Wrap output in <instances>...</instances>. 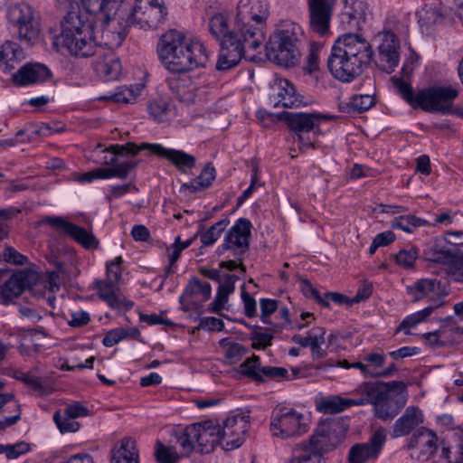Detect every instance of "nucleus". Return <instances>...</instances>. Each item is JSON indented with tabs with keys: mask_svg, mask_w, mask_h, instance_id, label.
<instances>
[{
	"mask_svg": "<svg viewBox=\"0 0 463 463\" xmlns=\"http://www.w3.org/2000/svg\"><path fill=\"white\" fill-rule=\"evenodd\" d=\"M363 397L358 399L335 396L321 402L319 410L338 413L352 406L373 404L374 415L383 420L393 419L407 402V386L403 382L364 383L359 388Z\"/></svg>",
	"mask_w": 463,
	"mask_h": 463,
	"instance_id": "nucleus-1",
	"label": "nucleus"
},
{
	"mask_svg": "<svg viewBox=\"0 0 463 463\" xmlns=\"http://www.w3.org/2000/svg\"><path fill=\"white\" fill-rule=\"evenodd\" d=\"M373 55L372 45L365 38L357 33H345L332 46L327 66L335 79L350 82L369 66Z\"/></svg>",
	"mask_w": 463,
	"mask_h": 463,
	"instance_id": "nucleus-2",
	"label": "nucleus"
},
{
	"mask_svg": "<svg viewBox=\"0 0 463 463\" xmlns=\"http://www.w3.org/2000/svg\"><path fill=\"white\" fill-rule=\"evenodd\" d=\"M160 42L159 58L169 71L186 72L204 66L208 61L207 51L201 42L186 41L184 34L176 30L166 32Z\"/></svg>",
	"mask_w": 463,
	"mask_h": 463,
	"instance_id": "nucleus-3",
	"label": "nucleus"
},
{
	"mask_svg": "<svg viewBox=\"0 0 463 463\" xmlns=\"http://www.w3.org/2000/svg\"><path fill=\"white\" fill-rule=\"evenodd\" d=\"M229 22V16L224 13H214L208 20L209 32L221 47L216 69L223 71L237 66L243 57L253 60V56H247V52L251 50L245 44L244 33L237 30V19L232 28Z\"/></svg>",
	"mask_w": 463,
	"mask_h": 463,
	"instance_id": "nucleus-4",
	"label": "nucleus"
},
{
	"mask_svg": "<svg viewBox=\"0 0 463 463\" xmlns=\"http://www.w3.org/2000/svg\"><path fill=\"white\" fill-rule=\"evenodd\" d=\"M391 80L398 94L411 108L430 113L449 114L459 94L458 87L453 85L432 86L415 93L412 86L402 79L392 77Z\"/></svg>",
	"mask_w": 463,
	"mask_h": 463,
	"instance_id": "nucleus-5",
	"label": "nucleus"
},
{
	"mask_svg": "<svg viewBox=\"0 0 463 463\" xmlns=\"http://www.w3.org/2000/svg\"><path fill=\"white\" fill-rule=\"evenodd\" d=\"M61 31L54 36L53 45L58 51L66 50L70 54L87 58L95 54L92 41L93 28L79 12H69L61 22Z\"/></svg>",
	"mask_w": 463,
	"mask_h": 463,
	"instance_id": "nucleus-6",
	"label": "nucleus"
},
{
	"mask_svg": "<svg viewBox=\"0 0 463 463\" xmlns=\"http://www.w3.org/2000/svg\"><path fill=\"white\" fill-rule=\"evenodd\" d=\"M269 14L266 0H240L237 5V30L244 33L245 44L251 51L257 50L265 42L264 29Z\"/></svg>",
	"mask_w": 463,
	"mask_h": 463,
	"instance_id": "nucleus-7",
	"label": "nucleus"
},
{
	"mask_svg": "<svg viewBox=\"0 0 463 463\" xmlns=\"http://www.w3.org/2000/svg\"><path fill=\"white\" fill-rule=\"evenodd\" d=\"M302 34V29L298 24H284L269 37L265 45L268 59L279 65L294 66L300 56L298 43Z\"/></svg>",
	"mask_w": 463,
	"mask_h": 463,
	"instance_id": "nucleus-8",
	"label": "nucleus"
},
{
	"mask_svg": "<svg viewBox=\"0 0 463 463\" xmlns=\"http://www.w3.org/2000/svg\"><path fill=\"white\" fill-rule=\"evenodd\" d=\"M175 438L184 456H190L193 452L210 453L221 443L219 424L213 420L190 424L177 432Z\"/></svg>",
	"mask_w": 463,
	"mask_h": 463,
	"instance_id": "nucleus-9",
	"label": "nucleus"
},
{
	"mask_svg": "<svg viewBox=\"0 0 463 463\" xmlns=\"http://www.w3.org/2000/svg\"><path fill=\"white\" fill-rule=\"evenodd\" d=\"M167 8L164 0H136L133 7L126 2V11L120 12L119 24L125 28L156 29L165 23Z\"/></svg>",
	"mask_w": 463,
	"mask_h": 463,
	"instance_id": "nucleus-10",
	"label": "nucleus"
},
{
	"mask_svg": "<svg viewBox=\"0 0 463 463\" xmlns=\"http://www.w3.org/2000/svg\"><path fill=\"white\" fill-rule=\"evenodd\" d=\"M334 448L329 426L321 425L315 430L308 443L302 442L296 445L293 457L288 463H323V453Z\"/></svg>",
	"mask_w": 463,
	"mask_h": 463,
	"instance_id": "nucleus-11",
	"label": "nucleus"
},
{
	"mask_svg": "<svg viewBox=\"0 0 463 463\" xmlns=\"http://www.w3.org/2000/svg\"><path fill=\"white\" fill-rule=\"evenodd\" d=\"M7 19L21 41L31 46L34 44L40 34V21L31 5L25 3L12 5L8 9Z\"/></svg>",
	"mask_w": 463,
	"mask_h": 463,
	"instance_id": "nucleus-12",
	"label": "nucleus"
},
{
	"mask_svg": "<svg viewBox=\"0 0 463 463\" xmlns=\"http://www.w3.org/2000/svg\"><path fill=\"white\" fill-rule=\"evenodd\" d=\"M270 431L281 439L301 436L307 431V425L302 413L291 408H279L271 417Z\"/></svg>",
	"mask_w": 463,
	"mask_h": 463,
	"instance_id": "nucleus-13",
	"label": "nucleus"
},
{
	"mask_svg": "<svg viewBox=\"0 0 463 463\" xmlns=\"http://www.w3.org/2000/svg\"><path fill=\"white\" fill-rule=\"evenodd\" d=\"M251 227L252 225L249 219H238L225 233L223 242L218 246L216 253L222 255L226 251H230L232 257L241 261L242 256L250 248Z\"/></svg>",
	"mask_w": 463,
	"mask_h": 463,
	"instance_id": "nucleus-14",
	"label": "nucleus"
},
{
	"mask_svg": "<svg viewBox=\"0 0 463 463\" xmlns=\"http://www.w3.org/2000/svg\"><path fill=\"white\" fill-rule=\"evenodd\" d=\"M100 25L96 26L92 33V41L96 50L103 48L105 51H112L119 47L125 37L126 30L119 24V17L117 15L109 22L104 21V16L99 18Z\"/></svg>",
	"mask_w": 463,
	"mask_h": 463,
	"instance_id": "nucleus-15",
	"label": "nucleus"
},
{
	"mask_svg": "<svg viewBox=\"0 0 463 463\" xmlns=\"http://www.w3.org/2000/svg\"><path fill=\"white\" fill-rule=\"evenodd\" d=\"M407 292L413 301L428 298L430 305L428 307L436 309L441 307L448 295L446 286L437 279H420L407 287Z\"/></svg>",
	"mask_w": 463,
	"mask_h": 463,
	"instance_id": "nucleus-16",
	"label": "nucleus"
},
{
	"mask_svg": "<svg viewBox=\"0 0 463 463\" xmlns=\"http://www.w3.org/2000/svg\"><path fill=\"white\" fill-rule=\"evenodd\" d=\"M337 0H307L310 30L319 36L330 33V23Z\"/></svg>",
	"mask_w": 463,
	"mask_h": 463,
	"instance_id": "nucleus-17",
	"label": "nucleus"
},
{
	"mask_svg": "<svg viewBox=\"0 0 463 463\" xmlns=\"http://www.w3.org/2000/svg\"><path fill=\"white\" fill-rule=\"evenodd\" d=\"M379 42L377 67L387 73L394 71L400 61V42L391 31H383L377 35Z\"/></svg>",
	"mask_w": 463,
	"mask_h": 463,
	"instance_id": "nucleus-18",
	"label": "nucleus"
},
{
	"mask_svg": "<svg viewBox=\"0 0 463 463\" xmlns=\"http://www.w3.org/2000/svg\"><path fill=\"white\" fill-rule=\"evenodd\" d=\"M141 148L148 150L152 155L167 159L179 172L183 174H191L196 165L194 156L183 150L166 148L161 144H151L143 142Z\"/></svg>",
	"mask_w": 463,
	"mask_h": 463,
	"instance_id": "nucleus-19",
	"label": "nucleus"
},
{
	"mask_svg": "<svg viewBox=\"0 0 463 463\" xmlns=\"http://www.w3.org/2000/svg\"><path fill=\"white\" fill-rule=\"evenodd\" d=\"M247 429L248 422L240 415L226 419L222 426L219 425L222 448L224 450H233L241 447Z\"/></svg>",
	"mask_w": 463,
	"mask_h": 463,
	"instance_id": "nucleus-20",
	"label": "nucleus"
},
{
	"mask_svg": "<svg viewBox=\"0 0 463 463\" xmlns=\"http://www.w3.org/2000/svg\"><path fill=\"white\" fill-rule=\"evenodd\" d=\"M43 222L67 234L85 249H96L99 245L98 240L91 232L62 217L48 216Z\"/></svg>",
	"mask_w": 463,
	"mask_h": 463,
	"instance_id": "nucleus-21",
	"label": "nucleus"
},
{
	"mask_svg": "<svg viewBox=\"0 0 463 463\" xmlns=\"http://www.w3.org/2000/svg\"><path fill=\"white\" fill-rule=\"evenodd\" d=\"M145 150L135 143L128 142L124 145H111L109 147L103 148L101 145H98L91 153L92 160L99 165H109L113 167L119 156L127 155L136 156L139 151Z\"/></svg>",
	"mask_w": 463,
	"mask_h": 463,
	"instance_id": "nucleus-22",
	"label": "nucleus"
},
{
	"mask_svg": "<svg viewBox=\"0 0 463 463\" xmlns=\"http://www.w3.org/2000/svg\"><path fill=\"white\" fill-rule=\"evenodd\" d=\"M385 433L383 429L377 430L366 443L354 445L349 451L350 463H364L368 459L376 458L385 442Z\"/></svg>",
	"mask_w": 463,
	"mask_h": 463,
	"instance_id": "nucleus-23",
	"label": "nucleus"
},
{
	"mask_svg": "<svg viewBox=\"0 0 463 463\" xmlns=\"http://www.w3.org/2000/svg\"><path fill=\"white\" fill-rule=\"evenodd\" d=\"M96 61L94 68L97 73L104 80H118L121 73V63L118 57L112 51H105L103 48L95 51Z\"/></svg>",
	"mask_w": 463,
	"mask_h": 463,
	"instance_id": "nucleus-24",
	"label": "nucleus"
},
{
	"mask_svg": "<svg viewBox=\"0 0 463 463\" xmlns=\"http://www.w3.org/2000/svg\"><path fill=\"white\" fill-rule=\"evenodd\" d=\"M438 437L434 431L421 427L415 431L408 441L410 449H419L417 458L426 461L438 449Z\"/></svg>",
	"mask_w": 463,
	"mask_h": 463,
	"instance_id": "nucleus-25",
	"label": "nucleus"
},
{
	"mask_svg": "<svg viewBox=\"0 0 463 463\" xmlns=\"http://www.w3.org/2000/svg\"><path fill=\"white\" fill-rule=\"evenodd\" d=\"M51 76V71L44 64L28 62L12 75V80L16 86H28L42 83Z\"/></svg>",
	"mask_w": 463,
	"mask_h": 463,
	"instance_id": "nucleus-26",
	"label": "nucleus"
},
{
	"mask_svg": "<svg viewBox=\"0 0 463 463\" xmlns=\"http://www.w3.org/2000/svg\"><path fill=\"white\" fill-rule=\"evenodd\" d=\"M79 5L90 14L104 16L109 22L126 11V0H79Z\"/></svg>",
	"mask_w": 463,
	"mask_h": 463,
	"instance_id": "nucleus-27",
	"label": "nucleus"
},
{
	"mask_svg": "<svg viewBox=\"0 0 463 463\" xmlns=\"http://www.w3.org/2000/svg\"><path fill=\"white\" fill-rule=\"evenodd\" d=\"M340 23L349 29H359L365 23L368 5L363 0H344Z\"/></svg>",
	"mask_w": 463,
	"mask_h": 463,
	"instance_id": "nucleus-28",
	"label": "nucleus"
},
{
	"mask_svg": "<svg viewBox=\"0 0 463 463\" xmlns=\"http://www.w3.org/2000/svg\"><path fill=\"white\" fill-rule=\"evenodd\" d=\"M281 119H283L288 128L294 133V136L302 132H311L319 127V115L309 113H294V112H282L280 113Z\"/></svg>",
	"mask_w": 463,
	"mask_h": 463,
	"instance_id": "nucleus-29",
	"label": "nucleus"
},
{
	"mask_svg": "<svg viewBox=\"0 0 463 463\" xmlns=\"http://www.w3.org/2000/svg\"><path fill=\"white\" fill-rule=\"evenodd\" d=\"M423 422L422 411L415 406L408 407L398 418L392 427V437L400 438L409 435L417 426Z\"/></svg>",
	"mask_w": 463,
	"mask_h": 463,
	"instance_id": "nucleus-30",
	"label": "nucleus"
},
{
	"mask_svg": "<svg viewBox=\"0 0 463 463\" xmlns=\"http://www.w3.org/2000/svg\"><path fill=\"white\" fill-rule=\"evenodd\" d=\"M25 58L23 48L16 43L6 41L0 46V70L9 72Z\"/></svg>",
	"mask_w": 463,
	"mask_h": 463,
	"instance_id": "nucleus-31",
	"label": "nucleus"
},
{
	"mask_svg": "<svg viewBox=\"0 0 463 463\" xmlns=\"http://www.w3.org/2000/svg\"><path fill=\"white\" fill-rule=\"evenodd\" d=\"M278 85V100L274 101V106L278 107L279 104L284 108L299 107L306 102L303 97L297 93L295 86L286 79H279L277 82Z\"/></svg>",
	"mask_w": 463,
	"mask_h": 463,
	"instance_id": "nucleus-32",
	"label": "nucleus"
},
{
	"mask_svg": "<svg viewBox=\"0 0 463 463\" xmlns=\"http://www.w3.org/2000/svg\"><path fill=\"white\" fill-rule=\"evenodd\" d=\"M216 177V171L212 163L204 165L200 175L187 183H184L180 187V192L188 191L190 194H195L210 187Z\"/></svg>",
	"mask_w": 463,
	"mask_h": 463,
	"instance_id": "nucleus-33",
	"label": "nucleus"
},
{
	"mask_svg": "<svg viewBox=\"0 0 463 463\" xmlns=\"http://www.w3.org/2000/svg\"><path fill=\"white\" fill-rule=\"evenodd\" d=\"M236 275L225 274L223 281L219 285L214 300L211 303V311L220 314L228 302L229 296L235 290Z\"/></svg>",
	"mask_w": 463,
	"mask_h": 463,
	"instance_id": "nucleus-34",
	"label": "nucleus"
},
{
	"mask_svg": "<svg viewBox=\"0 0 463 463\" xmlns=\"http://www.w3.org/2000/svg\"><path fill=\"white\" fill-rule=\"evenodd\" d=\"M111 463H138V452L136 440L125 438L118 447L112 450Z\"/></svg>",
	"mask_w": 463,
	"mask_h": 463,
	"instance_id": "nucleus-35",
	"label": "nucleus"
},
{
	"mask_svg": "<svg viewBox=\"0 0 463 463\" xmlns=\"http://www.w3.org/2000/svg\"><path fill=\"white\" fill-rule=\"evenodd\" d=\"M149 116L157 122H165L175 118V109L174 105L165 99H155L147 104Z\"/></svg>",
	"mask_w": 463,
	"mask_h": 463,
	"instance_id": "nucleus-36",
	"label": "nucleus"
},
{
	"mask_svg": "<svg viewBox=\"0 0 463 463\" xmlns=\"http://www.w3.org/2000/svg\"><path fill=\"white\" fill-rule=\"evenodd\" d=\"M374 98L370 94H360L352 96L348 101H341L338 109L344 113H362L368 110L374 105Z\"/></svg>",
	"mask_w": 463,
	"mask_h": 463,
	"instance_id": "nucleus-37",
	"label": "nucleus"
},
{
	"mask_svg": "<svg viewBox=\"0 0 463 463\" xmlns=\"http://www.w3.org/2000/svg\"><path fill=\"white\" fill-rule=\"evenodd\" d=\"M212 287L208 282H201L198 279L193 278L185 287L179 301L184 303L194 296H201L202 301H206L211 298Z\"/></svg>",
	"mask_w": 463,
	"mask_h": 463,
	"instance_id": "nucleus-38",
	"label": "nucleus"
},
{
	"mask_svg": "<svg viewBox=\"0 0 463 463\" xmlns=\"http://www.w3.org/2000/svg\"><path fill=\"white\" fill-rule=\"evenodd\" d=\"M93 284L99 297L111 308H117L119 306L118 296L116 294L118 283L106 279L104 280H96Z\"/></svg>",
	"mask_w": 463,
	"mask_h": 463,
	"instance_id": "nucleus-39",
	"label": "nucleus"
},
{
	"mask_svg": "<svg viewBox=\"0 0 463 463\" xmlns=\"http://www.w3.org/2000/svg\"><path fill=\"white\" fill-rule=\"evenodd\" d=\"M434 463H463V433H461L455 446L442 445L439 458Z\"/></svg>",
	"mask_w": 463,
	"mask_h": 463,
	"instance_id": "nucleus-40",
	"label": "nucleus"
},
{
	"mask_svg": "<svg viewBox=\"0 0 463 463\" xmlns=\"http://www.w3.org/2000/svg\"><path fill=\"white\" fill-rule=\"evenodd\" d=\"M155 458L157 463H177L183 455V449L178 453L173 446L165 445L157 440L155 447Z\"/></svg>",
	"mask_w": 463,
	"mask_h": 463,
	"instance_id": "nucleus-41",
	"label": "nucleus"
},
{
	"mask_svg": "<svg viewBox=\"0 0 463 463\" xmlns=\"http://www.w3.org/2000/svg\"><path fill=\"white\" fill-rule=\"evenodd\" d=\"M229 224L230 220L225 217L216 222L207 231L197 233L200 236L202 244L206 247L213 245Z\"/></svg>",
	"mask_w": 463,
	"mask_h": 463,
	"instance_id": "nucleus-42",
	"label": "nucleus"
},
{
	"mask_svg": "<svg viewBox=\"0 0 463 463\" xmlns=\"http://www.w3.org/2000/svg\"><path fill=\"white\" fill-rule=\"evenodd\" d=\"M263 366L260 364V358L258 355L252 354L251 357L247 358L239 367V372L257 383H263L264 378L261 375V369Z\"/></svg>",
	"mask_w": 463,
	"mask_h": 463,
	"instance_id": "nucleus-43",
	"label": "nucleus"
},
{
	"mask_svg": "<svg viewBox=\"0 0 463 463\" xmlns=\"http://www.w3.org/2000/svg\"><path fill=\"white\" fill-rule=\"evenodd\" d=\"M140 91L141 90L138 87L121 86L117 88L113 94L109 96H104L101 99H109L117 103H132L140 94Z\"/></svg>",
	"mask_w": 463,
	"mask_h": 463,
	"instance_id": "nucleus-44",
	"label": "nucleus"
},
{
	"mask_svg": "<svg viewBox=\"0 0 463 463\" xmlns=\"http://www.w3.org/2000/svg\"><path fill=\"white\" fill-rule=\"evenodd\" d=\"M427 223L428 222L423 219L412 214H408L395 218L392 222V227L411 233L413 232L416 228L425 226Z\"/></svg>",
	"mask_w": 463,
	"mask_h": 463,
	"instance_id": "nucleus-45",
	"label": "nucleus"
},
{
	"mask_svg": "<svg viewBox=\"0 0 463 463\" xmlns=\"http://www.w3.org/2000/svg\"><path fill=\"white\" fill-rule=\"evenodd\" d=\"M419 257V250L415 247L400 250L392 255L395 263L403 269H411Z\"/></svg>",
	"mask_w": 463,
	"mask_h": 463,
	"instance_id": "nucleus-46",
	"label": "nucleus"
},
{
	"mask_svg": "<svg viewBox=\"0 0 463 463\" xmlns=\"http://www.w3.org/2000/svg\"><path fill=\"white\" fill-rule=\"evenodd\" d=\"M428 260L434 262L448 263L450 264L456 258L450 250L445 249L438 241H435L428 249Z\"/></svg>",
	"mask_w": 463,
	"mask_h": 463,
	"instance_id": "nucleus-47",
	"label": "nucleus"
},
{
	"mask_svg": "<svg viewBox=\"0 0 463 463\" xmlns=\"http://www.w3.org/2000/svg\"><path fill=\"white\" fill-rule=\"evenodd\" d=\"M433 310V307H427L420 311L407 316L399 326V330H402L404 334L409 335L410 328L415 326L416 325L425 320L428 317L431 315Z\"/></svg>",
	"mask_w": 463,
	"mask_h": 463,
	"instance_id": "nucleus-48",
	"label": "nucleus"
},
{
	"mask_svg": "<svg viewBox=\"0 0 463 463\" xmlns=\"http://www.w3.org/2000/svg\"><path fill=\"white\" fill-rule=\"evenodd\" d=\"M53 421L61 433L76 432L80 429V423L74 418L67 415L66 412L61 414L60 411H56L53 414Z\"/></svg>",
	"mask_w": 463,
	"mask_h": 463,
	"instance_id": "nucleus-49",
	"label": "nucleus"
},
{
	"mask_svg": "<svg viewBox=\"0 0 463 463\" xmlns=\"http://www.w3.org/2000/svg\"><path fill=\"white\" fill-rule=\"evenodd\" d=\"M420 19L426 25H432L443 20V14L437 5H426L420 12Z\"/></svg>",
	"mask_w": 463,
	"mask_h": 463,
	"instance_id": "nucleus-50",
	"label": "nucleus"
},
{
	"mask_svg": "<svg viewBox=\"0 0 463 463\" xmlns=\"http://www.w3.org/2000/svg\"><path fill=\"white\" fill-rule=\"evenodd\" d=\"M301 291L307 298H310L316 300L317 303L321 305L323 307L329 308L330 303L324 298L319 291L313 287L311 282L307 279H303L300 282Z\"/></svg>",
	"mask_w": 463,
	"mask_h": 463,
	"instance_id": "nucleus-51",
	"label": "nucleus"
},
{
	"mask_svg": "<svg viewBox=\"0 0 463 463\" xmlns=\"http://www.w3.org/2000/svg\"><path fill=\"white\" fill-rule=\"evenodd\" d=\"M16 213L14 208L0 209V241L8 237L10 222Z\"/></svg>",
	"mask_w": 463,
	"mask_h": 463,
	"instance_id": "nucleus-52",
	"label": "nucleus"
},
{
	"mask_svg": "<svg viewBox=\"0 0 463 463\" xmlns=\"http://www.w3.org/2000/svg\"><path fill=\"white\" fill-rule=\"evenodd\" d=\"M137 165V163L133 160L126 159L124 156H119V159H118L117 163L113 165V169L117 174V178L126 179Z\"/></svg>",
	"mask_w": 463,
	"mask_h": 463,
	"instance_id": "nucleus-53",
	"label": "nucleus"
},
{
	"mask_svg": "<svg viewBox=\"0 0 463 463\" xmlns=\"http://www.w3.org/2000/svg\"><path fill=\"white\" fill-rule=\"evenodd\" d=\"M254 331L250 334V339L252 341L254 349H264L271 345L273 336L266 332L258 331L259 326H254Z\"/></svg>",
	"mask_w": 463,
	"mask_h": 463,
	"instance_id": "nucleus-54",
	"label": "nucleus"
},
{
	"mask_svg": "<svg viewBox=\"0 0 463 463\" xmlns=\"http://www.w3.org/2000/svg\"><path fill=\"white\" fill-rule=\"evenodd\" d=\"M123 259L121 256L116 257L113 260L107 263V279L118 284L121 279Z\"/></svg>",
	"mask_w": 463,
	"mask_h": 463,
	"instance_id": "nucleus-55",
	"label": "nucleus"
},
{
	"mask_svg": "<svg viewBox=\"0 0 463 463\" xmlns=\"http://www.w3.org/2000/svg\"><path fill=\"white\" fill-rule=\"evenodd\" d=\"M260 319L263 323L269 324V317L277 310L278 301L270 298H261L260 301Z\"/></svg>",
	"mask_w": 463,
	"mask_h": 463,
	"instance_id": "nucleus-56",
	"label": "nucleus"
},
{
	"mask_svg": "<svg viewBox=\"0 0 463 463\" xmlns=\"http://www.w3.org/2000/svg\"><path fill=\"white\" fill-rule=\"evenodd\" d=\"M248 349L239 343H229L225 349V357L230 360L239 361L247 353Z\"/></svg>",
	"mask_w": 463,
	"mask_h": 463,
	"instance_id": "nucleus-57",
	"label": "nucleus"
},
{
	"mask_svg": "<svg viewBox=\"0 0 463 463\" xmlns=\"http://www.w3.org/2000/svg\"><path fill=\"white\" fill-rule=\"evenodd\" d=\"M30 450V445L24 441H20L15 444H7L6 458L8 459H14Z\"/></svg>",
	"mask_w": 463,
	"mask_h": 463,
	"instance_id": "nucleus-58",
	"label": "nucleus"
},
{
	"mask_svg": "<svg viewBox=\"0 0 463 463\" xmlns=\"http://www.w3.org/2000/svg\"><path fill=\"white\" fill-rule=\"evenodd\" d=\"M243 306H244V314L247 317H253L256 316V301L255 299L245 290V286H241V294Z\"/></svg>",
	"mask_w": 463,
	"mask_h": 463,
	"instance_id": "nucleus-59",
	"label": "nucleus"
},
{
	"mask_svg": "<svg viewBox=\"0 0 463 463\" xmlns=\"http://www.w3.org/2000/svg\"><path fill=\"white\" fill-rule=\"evenodd\" d=\"M171 89L181 102L189 104L193 103L195 99L194 88H185L180 86L174 87L171 85Z\"/></svg>",
	"mask_w": 463,
	"mask_h": 463,
	"instance_id": "nucleus-60",
	"label": "nucleus"
},
{
	"mask_svg": "<svg viewBox=\"0 0 463 463\" xmlns=\"http://www.w3.org/2000/svg\"><path fill=\"white\" fill-rule=\"evenodd\" d=\"M293 138L298 141L299 148L301 150H305L313 147L314 143L316 142L317 135L316 131L313 130L311 132L299 133L296 136H293Z\"/></svg>",
	"mask_w": 463,
	"mask_h": 463,
	"instance_id": "nucleus-61",
	"label": "nucleus"
},
{
	"mask_svg": "<svg viewBox=\"0 0 463 463\" xmlns=\"http://www.w3.org/2000/svg\"><path fill=\"white\" fill-rule=\"evenodd\" d=\"M262 378L269 379H289L288 370L284 367L263 366L261 369Z\"/></svg>",
	"mask_w": 463,
	"mask_h": 463,
	"instance_id": "nucleus-62",
	"label": "nucleus"
},
{
	"mask_svg": "<svg viewBox=\"0 0 463 463\" xmlns=\"http://www.w3.org/2000/svg\"><path fill=\"white\" fill-rule=\"evenodd\" d=\"M326 330L323 327H315L307 332L308 347H317L325 343Z\"/></svg>",
	"mask_w": 463,
	"mask_h": 463,
	"instance_id": "nucleus-63",
	"label": "nucleus"
},
{
	"mask_svg": "<svg viewBox=\"0 0 463 463\" xmlns=\"http://www.w3.org/2000/svg\"><path fill=\"white\" fill-rule=\"evenodd\" d=\"M449 274L455 281L463 282V257L454 259L449 266Z\"/></svg>",
	"mask_w": 463,
	"mask_h": 463,
	"instance_id": "nucleus-64",
	"label": "nucleus"
}]
</instances>
